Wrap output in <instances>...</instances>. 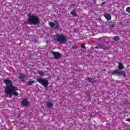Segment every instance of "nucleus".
<instances>
[{
	"label": "nucleus",
	"mask_w": 130,
	"mask_h": 130,
	"mask_svg": "<svg viewBox=\"0 0 130 130\" xmlns=\"http://www.w3.org/2000/svg\"><path fill=\"white\" fill-rule=\"evenodd\" d=\"M40 23L39 17L36 15H30L27 19V24L29 25H38Z\"/></svg>",
	"instance_id": "1"
},
{
	"label": "nucleus",
	"mask_w": 130,
	"mask_h": 130,
	"mask_svg": "<svg viewBox=\"0 0 130 130\" xmlns=\"http://www.w3.org/2000/svg\"><path fill=\"white\" fill-rule=\"evenodd\" d=\"M54 40L57 41V42H59L62 44H64L67 41H68V39L67 37L64 36V35L61 34H56L54 36Z\"/></svg>",
	"instance_id": "2"
},
{
	"label": "nucleus",
	"mask_w": 130,
	"mask_h": 130,
	"mask_svg": "<svg viewBox=\"0 0 130 130\" xmlns=\"http://www.w3.org/2000/svg\"><path fill=\"white\" fill-rule=\"evenodd\" d=\"M18 90H19V88H18L17 87L11 86V88H8L7 89V91L5 93L7 95H9V96H11V95H14V97H18V96H19V93L18 92H16V91H18Z\"/></svg>",
	"instance_id": "3"
},
{
	"label": "nucleus",
	"mask_w": 130,
	"mask_h": 130,
	"mask_svg": "<svg viewBox=\"0 0 130 130\" xmlns=\"http://www.w3.org/2000/svg\"><path fill=\"white\" fill-rule=\"evenodd\" d=\"M37 82L39 83L42 86H44V87H46L49 85V82H48V81L42 78H40L37 80Z\"/></svg>",
	"instance_id": "4"
},
{
	"label": "nucleus",
	"mask_w": 130,
	"mask_h": 130,
	"mask_svg": "<svg viewBox=\"0 0 130 130\" xmlns=\"http://www.w3.org/2000/svg\"><path fill=\"white\" fill-rule=\"evenodd\" d=\"M4 82L6 85H9V86H6L5 88V93L8 91V89H11L12 87H15V86L13 85V82H12V80H11L5 79L4 80Z\"/></svg>",
	"instance_id": "5"
},
{
	"label": "nucleus",
	"mask_w": 130,
	"mask_h": 130,
	"mask_svg": "<svg viewBox=\"0 0 130 130\" xmlns=\"http://www.w3.org/2000/svg\"><path fill=\"white\" fill-rule=\"evenodd\" d=\"M111 75L113 76V75H116L117 76H120V75H122L123 77H126V74L124 71H122L121 70H116L114 71Z\"/></svg>",
	"instance_id": "6"
},
{
	"label": "nucleus",
	"mask_w": 130,
	"mask_h": 130,
	"mask_svg": "<svg viewBox=\"0 0 130 130\" xmlns=\"http://www.w3.org/2000/svg\"><path fill=\"white\" fill-rule=\"evenodd\" d=\"M95 49H104V50H106L108 49V47L105 46V45L103 43L102 44H98L95 47Z\"/></svg>",
	"instance_id": "7"
},
{
	"label": "nucleus",
	"mask_w": 130,
	"mask_h": 130,
	"mask_svg": "<svg viewBox=\"0 0 130 130\" xmlns=\"http://www.w3.org/2000/svg\"><path fill=\"white\" fill-rule=\"evenodd\" d=\"M52 54L55 59H58L61 56V54L58 52H52Z\"/></svg>",
	"instance_id": "8"
},
{
	"label": "nucleus",
	"mask_w": 130,
	"mask_h": 130,
	"mask_svg": "<svg viewBox=\"0 0 130 130\" xmlns=\"http://www.w3.org/2000/svg\"><path fill=\"white\" fill-rule=\"evenodd\" d=\"M21 104L23 106H28V105H29V102H28L27 99H24L21 102Z\"/></svg>",
	"instance_id": "9"
},
{
	"label": "nucleus",
	"mask_w": 130,
	"mask_h": 130,
	"mask_svg": "<svg viewBox=\"0 0 130 130\" xmlns=\"http://www.w3.org/2000/svg\"><path fill=\"white\" fill-rule=\"evenodd\" d=\"M26 78H27V76L23 74V73H20L19 74V79H20V80H22L23 82H24V80H25V79H26Z\"/></svg>",
	"instance_id": "10"
},
{
	"label": "nucleus",
	"mask_w": 130,
	"mask_h": 130,
	"mask_svg": "<svg viewBox=\"0 0 130 130\" xmlns=\"http://www.w3.org/2000/svg\"><path fill=\"white\" fill-rule=\"evenodd\" d=\"M105 18L107 21H110L111 20V15L109 13H106L104 15Z\"/></svg>",
	"instance_id": "11"
},
{
	"label": "nucleus",
	"mask_w": 130,
	"mask_h": 130,
	"mask_svg": "<svg viewBox=\"0 0 130 130\" xmlns=\"http://www.w3.org/2000/svg\"><path fill=\"white\" fill-rule=\"evenodd\" d=\"M71 15L73 16V17H77V12H76V9H74L72 12H70Z\"/></svg>",
	"instance_id": "12"
},
{
	"label": "nucleus",
	"mask_w": 130,
	"mask_h": 130,
	"mask_svg": "<svg viewBox=\"0 0 130 130\" xmlns=\"http://www.w3.org/2000/svg\"><path fill=\"white\" fill-rule=\"evenodd\" d=\"M118 64V69H119V70H123V69H124V67H123L122 63L119 62Z\"/></svg>",
	"instance_id": "13"
},
{
	"label": "nucleus",
	"mask_w": 130,
	"mask_h": 130,
	"mask_svg": "<svg viewBox=\"0 0 130 130\" xmlns=\"http://www.w3.org/2000/svg\"><path fill=\"white\" fill-rule=\"evenodd\" d=\"M113 38H114V41H116V42L119 41V40H120V38H119V37L117 36H114V37H113Z\"/></svg>",
	"instance_id": "14"
},
{
	"label": "nucleus",
	"mask_w": 130,
	"mask_h": 130,
	"mask_svg": "<svg viewBox=\"0 0 130 130\" xmlns=\"http://www.w3.org/2000/svg\"><path fill=\"white\" fill-rule=\"evenodd\" d=\"M47 107H53V104H52V103H51V102H48L47 103Z\"/></svg>",
	"instance_id": "15"
},
{
	"label": "nucleus",
	"mask_w": 130,
	"mask_h": 130,
	"mask_svg": "<svg viewBox=\"0 0 130 130\" xmlns=\"http://www.w3.org/2000/svg\"><path fill=\"white\" fill-rule=\"evenodd\" d=\"M49 24L50 25V27H51V28H53L54 26H55V24H54V23L53 22H50Z\"/></svg>",
	"instance_id": "16"
},
{
	"label": "nucleus",
	"mask_w": 130,
	"mask_h": 130,
	"mask_svg": "<svg viewBox=\"0 0 130 130\" xmlns=\"http://www.w3.org/2000/svg\"><path fill=\"white\" fill-rule=\"evenodd\" d=\"M34 83H35V81H29L27 85L28 86H31L32 84H34Z\"/></svg>",
	"instance_id": "17"
},
{
	"label": "nucleus",
	"mask_w": 130,
	"mask_h": 130,
	"mask_svg": "<svg viewBox=\"0 0 130 130\" xmlns=\"http://www.w3.org/2000/svg\"><path fill=\"white\" fill-rule=\"evenodd\" d=\"M38 74L42 77L44 75V73H43L42 71H39Z\"/></svg>",
	"instance_id": "18"
},
{
	"label": "nucleus",
	"mask_w": 130,
	"mask_h": 130,
	"mask_svg": "<svg viewBox=\"0 0 130 130\" xmlns=\"http://www.w3.org/2000/svg\"><path fill=\"white\" fill-rule=\"evenodd\" d=\"M87 80L88 81H89L90 83H92L93 82V79L90 78L89 77L87 78Z\"/></svg>",
	"instance_id": "19"
},
{
	"label": "nucleus",
	"mask_w": 130,
	"mask_h": 130,
	"mask_svg": "<svg viewBox=\"0 0 130 130\" xmlns=\"http://www.w3.org/2000/svg\"><path fill=\"white\" fill-rule=\"evenodd\" d=\"M126 11L127 13H130V7H127L126 8Z\"/></svg>",
	"instance_id": "20"
},
{
	"label": "nucleus",
	"mask_w": 130,
	"mask_h": 130,
	"mask_svg": "<svg viewBox=\"0 0 130 130\" xmlns=\"http://www.w3.org/2000/svg\"><path fill=\"white\" fill-rule=\"evenodd\" d=\"M81 47L84 49H86V46H85V44H81Z\"/></svg>",
	"instance_id": "21"
},
{
	"label": "nucleus",
	"mask_w": 130,
	"mask_h": 130,
	"mask_svg": "<svg viewBox=\"0 0 130 130\" xmlns=\"http://www.w3.org/2000/svg\"><path fill=\"white\" fill-rule=\"evenodd\" d=\"M78 48V47L77 46H74L72 47L73 49H77Z\"/></svg>",
	"instance_id": "22"
},
{
	"label": "nucleus",
	"mask_w": 130,
	"mask_h": 130,
	"mask_svg": "<svg viewBox=\"0 0 130 130\" xmlns=\"http://www.w3.org/2000/svg\"><path fill=\"white\" fill-rule=\"evenodd\" d=\"M126 121H128V122H129V123H130V118H126Z\"/></svg>",
	"instance_id": "23"
},
{
	"label": "nucleus",
	"mask_w": 130,
	"mask_h": 130,
	"mask_svg": "<svg viewBox=\"0 0 130 130\" xmlns=\"http://www.w3.org/2000/svg\"><path fill=\"white\" fill-rule=\"evenodd\" d=\"M111 28H114V27H115V24H113L111 25Z\"/></svg>",
	"instance_id": "24"
},
{
	"label": "nucleus",
	"mask_w": 130,
	"mask_h": 130,
	"mask_svg": "<svg viewBox=\"0 0 130 130\" xmlns=\"http://www.w3.org/2000/svg\"><path fill=\"white\" fill-rule=\"evenodd\" d=\"M105 4H106V2H103V3H102V6H104V5H105Z\"/></svg>",
	"instance_id": "25"
},
{
	"label": "nucleus",
	"mask_w": 130,
	"mask_h": 130,
	"mask_svg": "<svg viewBox=\"0 0 130 130\" xmlns=\"http://www.w3.org/2000/svg\"><path fill=\"white\" fill-rule=\"evenodd\" d=\"M93 4H96V0H93Z\"/></svg>",
	"instance_id": "26"
},
{
	"label": "nucleus",
	"mask_w": 130,
	"mask_h": 130,
	"mask_svg": "<svg viewBox=\"0 0 130 130\" xmlns=\"http://www.w3.org/2000/svg\"><path fill=\"white\" fill-rule=\"evenodd\" d=\"M57 25H58V23H57Z\"/></svg>",
	"instance_id": "27"
}]
</instances>
